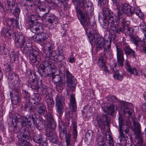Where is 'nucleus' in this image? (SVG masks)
<instances>
[{
	"label": "nucleus",
	"instance_id": "f257e3e1",
	"mask_svg": "<svg viewBox=\"0 0 146 146\" xmlns=\"http://www.w3.org/2000/svg\"><path fill=\"white\" fill-rule=\"evenodd\" d=\"M103 17L99 16V21H102L103 25L106 29L109 28V32L111 35V39L113 40L118 34L123 33L124 28L119 27V21L123 25L124 27L127 26L128 21L125 17H119L114 16L111 13L108 8H104L103 9Z\"/></svg>",
	"mask_w": 146,
	"mask_h": 146
},
{
	"label": "nucleus",
	"instance_id": "f03ea898",
	"mask_svg": "<svg viewBox=\"0 0 146 146\" xmlns=\"http://www.w3.org/2000/svg\"><path fill=\"white\" fill-rule=\"evenodd\" d=\"M76 11L78 17L80 18V23L84 27L87 34H91L94 30H96L90 28L91 23L90 18L92 16L94 8L92 3L89 1L86 0H76Z\"/></svg>",
	"mask_w": 146,
	"mask_h": 146
},
{
	"label": "nucleus",
	"instance_id": "7ed1b4c3",
	"mask_svg": "<svg viewBox=\"0 0 146 146\" xmlns=\"http://www.w3.org/2000/svg\"><path fill=\"white\" fill-rule=\"evenodd\" d=\"M43 56L45 60L40 66L38 71L42 76L45 77L50 76L55 73V66L49 60H53L55 63H58L65 58V55H57L56 51L51 52L44 50Z\"/></svg>",
	"mask_w": 146,
	"mask_h": 146
},
{
	"label": "nucleus",
	"instance_id": "20e7f679",
	"mask_svg": "<svg viewBox=\"0 0 146 146\" xmlns=\"http://www.w3.org/2000/svg\"><path fill=\"white\" fill-rule=\"evenodd\" d=\"M91 34L88 35V38L91 44H95L96 50L99 51L104 48V55L106 58H110L112 55V50L111 48V41L106 40L103 38L99 37L97 31L94 30Z\"/></svg>",
	"mask_w": 146,
	"mask_h": 146
},
{
	"label": "nucleus",
	"instance_id": "39448f33",
	"mask_svg": "<svg viewBox=\"0 0 146 146\" xmlns=\"http://www.w3.org/2000/svg\"><path fill=\"white\" fill-rule=\"evenodd\" d=\"M134 128L133 130L136 135L135 141L137 142L136 146H146L141 133L140 125L137 119L133 120Z\"/></svg>",
	"mask_w": 146,
	"mask_h": 146
},
{
	"label": "nucleus",
	"instance_id": "423d86ee",
	"mask_svg": "<svg viewBox=\"0 0 146 146\" xmlns=\"http://www.w3.org/2000/svg\"><path fill=\"white\" fill-rule=\"evenodd\" d=\"M42 20L45 19L46 21L44 25L50 29L55 27L58 23V18L54 14L50 12L45 13L42 16Z\"/></svg>",
	"mask_w": 146,
	"mask_h": 146
},
{
	"label": "nucleus",
	"instance_id": "0eeeda50",
	"mask_svg": "<svg viewBox=\"0 0 146 146\" xmlns=\"http://www.w3.org/2000/svg\"><path fill=\"white\" fill-rule=\"evenodd\" d=\"M8 78L10 80L9 85L12 89L19 92L22 85L19 82L18 75L16 73H13L9 75Z\"/></svg>",
	"mask_w": 146,
	"mask_h": 146
},
{
	"label": "nucleus",
	"instance_id": "6e6552de",
	"mask_svg": "<svg viewBox=\"0 0 146 146\" xmlns=\"http://www.w3.org/2000/svg\"><path fill=\"white\" fill-rule=\"evenodd\" d=\"M8 78L10 80L9 85L12 89L19 92L22 85L19 82L18 75L16 73H13L9 75Z\"/></svg>",
	"mask_w": 146,
	"mask_h": 146
},
{
	"label": "nucleus",
	"instance_id": "1a4fd4ad",
	"mask_svg": "<svg viewBox=\"0 0 146 146\" xmlns=\"http://www.w3.org/2000/svg\"><path fill=\"white\" fill-rule=\"evenodd\" d=\"M14 118L15 119L16 125L15 127L17 128L19 126V128L21 129L24 126L28 125L29 126H30L31 124V120L29 119L26 117H22L18 113H15L14 116Z\"/></svg>",
	"mask_w": 146,
	"mask_h": 146
},
{
	"label": "nucleus",
	"instance_id": "9d476101",
	"mask_svg": "<svg viewBox=\"0 0 146 146\" xmlns=\"http://www.w3.org/2000/svg\"><path fill=\"white\" fill-rule=\"evenodd\" d=\"M133 7L127 3H122L119 5L117 13V16L120 18L123 16L124 14L127 16H131L132 13Z\"/></svg>",
	"mask_w": 146,
	"mask_h": 146
},
{
	"label": "nucleus",
	"instance_id": "9b49d317",
	"mask_svg": "<svg viewBox=\"0 0 146 146\" xmlns=\"http://www.w3.org/2000/svg\"><path fill=\"white\" fill-rule=\"evenodd\" d=\"M41 92L44 94L45 100L48 106L50 108H52L54 106V103L51 93V89L50 88L47 89L40 88Z\"/></svg>",
	"mask_w": 146,
	"mask_h": 146
},
{
	"label": "nucleus",
	"instance_id": "f8f14e48",
	"mask_svg": "<svg viewBox=\"0 0 146 146\" xmlns=\"http://www.w3.org/2000/svg\"><path fill=\"white\" fill-rule=\"evenodd\" d=\"M18 135L19 142L17 143L18 146H31V143L27 141L30 134L27 131H26L24 133L20 134Z\"/></svg>",
	"mask_w": 146,
	"mask_h": 146
},
{
	"label": "nucleus",
	"instance_id": "ddd939ff",
	"mask_svg": "<svg viewBox=\"0 0 146 146\" xmlns=\"http://www.w3.org/2000/svg\"><path fill=\"white\" fill-rule=\"evenodd\" d=\"M55 99L57 112L59 115L61 116L62 115L64 112V99L61 92L57 94Z\"/></svg>",
	"mask_w": 146,
	"mask_h": 146
},
{
	"label": "nucleus",
	"instance_id": "4468645a",
	"mask_svg": "<svg viewBox=\"0 0 146 146\" xmlns=\"http://www.w3.org/2000/svg\"><path fill=\"white\" fill-rule=\"evenodd\" d=\"M29 80L28 81L29 83V85L31 86V88L33 89L36 90H40V88H42V90L43 88H40L38 86V82L37 80L35 79L36 74L33 71H31L30 72V74L28 77Z\"/></svg>",
	"mask_w": 146,
	"mask_h": 146
},
{
	"label": "nucleus",
	"instance_id": "2eb2a0df",
	"mask_svg": "<svg viewBox=\"0 0 146 146\" xmlns=\"http://www.w3.org/2000/svg\"><path fill=\"white\" fill-rule=\"evenodd\" d=\"M110 65V71L112 72H115L113 75V77L116 79L121 80L123 79V74L122 72L119 71V67L117 66L116 63H113Z\"/></svg>",
	"mask_w": 146,
	"mask_h": 146
},
{
	"label": "nucleus",
	"instance_id": "dca6fc26",
	"mask_svg": "<svg viewBox=\"0 0 146 146\" xmlns=\"http://www.w3.org/2000/svg\"><path fill=\"white\" fill-rule=\"evenodd\" d=\"M15 36V42L16 45L19 46L21 45H24V43H27L30 39L27 37L21 34H19L16 32L14 33Z\"/></svg>",
	"mask_w": 146,
	"mask_h": 146
},
{
	"label": "nucleus",
	"instance_id": "f3484780",
	"mask_svg": "<svg viewBox=\"0 0 146 146\" xmlns=\"http://www.w3.org/2000/svg\"><path fill=\"white\" fill-rule=\"evenodd\" d=\"M23 95L24 98L26 99V104L24 107V110L26 111L28 110L30 112L33 111L35 107L33 106L32 103L30 102L29 94L25 91H24Z\"/></svg>",
	"mask_w": 146,
	"mask_h": 146
},
{
	"label": "nucleus",
	"instance_id": "a211bd4d",
	"mask_svg": "<svg viewBox=\"0 0 146 146\" xmlns=\"http://www.w3.org/2000/svg\"><path fill=\"white\" fill-rule=\"evenodd\" d=\"M52 80L56 86V88L60 90L61 92L63 89V86L65 84V82L61 79L60 76L58 75L53 76L52 77Z\"/></svg>",
	"mask_w": 146,
	"mask_h": 146
},
{
	"label": "nucleus",
	"instance_id": "6ab92c4d",
	"mask_svg": "<svg viewBox=\"0 0 146 146\" xmlns=\"http://www.w3.org/2000/svg\"><path fill=\"white\" fill-rule=\"evenodd\" d=\"M123 106V111L125 116L129 118L132 117L133 112V105L128 102H125Z\"/></svg>",
	"mask_w": 146,
	"mask_h": 146
},
{
	"label": "nucleus",
	"instance_id": "aec40b11",
	"mask_svg": "<svg viewBox=\"0 0 146 146\" xmlns=\"http://www.w3.org/2000/svg\"><path fill=\"white\" fill-rule=\"evenodd\" d=\"M29 58L32 63L37 62H38L41 60L39 52L35 49L31 50L29 52Z\"/></svg>",
	"mask_w": 146,
	"mask_h": 146
},
{
	"label": "nucleus",
	"instance_id": "412c9836",
	"mask_svg": "<svg viewBox=\"0 0 146 146\" xmlns=\"http://www.w3.org/2000/svg\"><path fill=\"white\" fill-rule=\"evenodd\" d=\"M116 56L118 64L122 66L123 65L124 53L123 50L116 45Z\"/></svg>",
	"mask_w": 146,
	"mask_h": 146
},
{
	"label": "nucleus",
	"instance_id": "4be33fe9",
	"mask_svg": "<svg viewBox=\"0 0 146 146\" xmlns=\"http://www.w3.org/2000/svg\"><path fill=\"white\" fill-rule=\"evenodd\" d=\"M133 30V29H128L127 31V33L130 36L131 41L135 44L136 46H138L139 42H142V37L139 38L138 36H133V34L134 33Z\"/></svg>",
	"mask_w": 146,
	"mask_h": 146
},
{
	"label": "nucleus",
	"instance_id": "5701e85b",
	"mask_svg": "<svg viewBox=\"0 0 146 146\" xmlns=\"http://www.w3.org/2000/svg\"><path fill=\"white\" fill-rule=\"evenodd\" d=\"M33 23L32 26L30 28V30L33 33H43L44 29L42 25L40 23L36 22Z\"/></svg>",
	"mask_w": 146,
	"mask_h": 146
},
{
	"label": "nucleus",
	"instance_id": "b1692460",
	"mask_svg": "<svg viewBox=\"0 0 146 146\" xmlns=\"http://www.w3.org/2000/svg\"><path fill=\"white\" fill-rule=\"evenodd\" d=\"M96 121L100 128L103 129L105 127L106 121L107 123H108L110 122V119L106 115H104L102 117L98 116L97 117Z\"/></svg>",
	"mask_w": 146,
	"mask_h": 146
},
{
	"label": "nucleus",
	"instance_id": "393cba45",
	"mask_svg": "<svg viewBox=\"0 0 146 146\" xmlns=\"http://www.w3.org/2000/svg\"><path fill=\"white\" fill-rule=\"evenodd\" d=\"M46 135L48 137V139L51 142L56 143L58 142L56 134L51 129L48 128L47 129Z\"/></svg>",
	"mask_w": 146,
	"mask_h": 146
},
{
	"label": "nucleus",
	"instance_id": "a878e982",
	"mask_svg": "<svg viewBox=\"0 0 146 146\" xmlns=\"http://www.w3.org/2000/svg\"><path fill=\"white\" fill-rule=\"evenodd\" d=\"M48 36V35L45 33H37L33 35L32 38L35 42H41L46 40Z\"/></svg>",
	"mask_w": 146,
	"mask_h": 146
},
{
	"label": "nucleus",
	"instance_id": "bb28decb",
	"mask_svg": "<svg viewBox=\"0 0 146 146\" xmlns=\"http://www.w3.org/2000/svg\"><path fill=\"white\" fill-rule=\"evenodd\" d=\"M119 124V136L118 139L120 142H121V139L124 137V134L123 133L122 130V125H124V120L121 115H119L118 117Z\"/></svg>",
	"mask_w": 146,
	"mask_h": 146
},
{
	"label": "nucleus",
	"instance_id": "cd10ccee",
	"mask_svg": "<svg viewBox=\"0 0 146 146\" xmlns=\"http://www.w3.org/2000/svg\"><path fill=\"white\" fill-rule=\"evenodd\" d=\"M35 106L36 110L39 114L44 116H46L47 114L46 108L42 103L38 104Z\"/></svg>",
	"mask_w": 146,
	"mask_h": 146
},
{
	"label": "nucleus",
	"instance_id": "c85d7f7f",
	"mask_svg": "<svg viewBox=\"0 0 146 146\" xmlns=\"http://www.w3.org/2000/svg\"><path fill=\"white\" fill-rule=\"evenodd\" d=\"M34 141L36 143H39L40 146H46L47 145L46 139L42 138V136L41 135L34 136Z\"/></svg>",
	"mask_w": 146,
	"mask_h": 146
},
{
	"label": "nucleus",
	"instance_id": "c756f323",
	"mask_svg": "<svg viewBox=\"0 0 146 146\" xmlns=\"http://www.w3.org/2000/svg\"><path fill=\"white\" fill-rule=\"evenodd\" d=\"M125 64L127 70L131 74H133L135 76H138V71L135 68H131L129 62L127 60L125 61Z\"/></svg>",
	"mask_w": 146,
	"mask_h": 146
},
{
	"label": "nucleus",
	"instance_id": "7c9ffc66",
	"mask_svg": "<svg viewBox=\"0 0 146 146\" xmlns=\"http://www.w3.org/2000/svg\"><path fill=\"white\" fill-rule=\"evenodd\" d=\"M47 2H48L47 3L46 2H43L40 3V5L38 8L40 11L48 13V12L50 11V8L48 1L47 0Z\"/></svg>",
	"mask_w": 146,
	"mask_h": 146
},
{
	"label": "nucleus",
	"instance_id": "2f4dec72",
	"mask_svg": "<svg viewBox=\"0 0 146 146\" xmlns=\"http://www.w3.org/2000/svg\"><path fill=\"white\" fill-rule=\"evenodd\" d=\"M70 106L72 111H75L76 109V102L75 95L73 94H72L70 95Z\"/></svg>",
	"mask_w": 146,
	"mask_h": 146
},
{
	"label": "nucleus",
	"instance_id": "473e14b6",
	"mask_svg": "<svg viewBox=\"0 0 146 146\" xmlns=\"http://www.w3.org/2000/svg\"><path fill=\"white\" fill-rule=\"evenodd\" d=\"M30 40L27 43H24V45L20 46V47L21 48V50L23 53L24 54L27 53L29 50L30 48L31 47L32 45L31 43Z\"/></svg>",
	"mask_w": 146,
	"mask_h": 146
},
{
	"label": "nucleus",
	"instance_id": "72a5a7b5",
	"mask_svg": "<svg viewBox=\"0 0 146 146\" xmlns=\"http://www.w3.org/2000/svg\"><path fill=\"white\" fill-rule=\"evenodd\" d=\"M139 26L141 29L143 30L144 33V36L142 37V42L146 45V23L143 21L141 22Z\"/></svg>",
	"mask_w": 146,
	"mask_h": 146
},
{
	"label": "nucleus",
	"instance_id": "f704fd0d",
	"mask_svg": "<svg viewBox=\"0 0 146 146\" xmlns=\"http://www.w3.org/2000/svg\"><path fill=\"white\" fill-rule=\"evenodd\" d=\"M32 99L33 100L35 101L33 103V104L35 105V106L41 103L40 102L41 98L39 94L38 93L33 94L32 96Z\"/></svg>",
	"mask_w": 146,
	"mask_h": 146
},
{
	"label": "nucleus",
	"instance_id": "c9c22d12",
	"mask_svg": "<svg viewBox=\"0 0 146 146\" xmlns=\"http://www.w3.org/2000/svg\"><path fill=\"white\" fill-rule=\"evenodd\" d=\"M123 49L126 55L132 54L133 57H135V51L133 50L129 45H126L123 48Z\"/></svg>",
	"mask_w": 146,
	"mask_h": 146
},
{
	"label": "nucleus",
	"instance_id": "e433bc0d",
	"mask_svg": "<svg viewBox=\"0 0 146 146\" xmlns=\"http://www.w3.org/2000/svg\"><path fill=\"white\" fill-rule=\"evenodd\" d=\"M7 9L9 12H12L13 10H14L15 7V0H7Z\"/></svg>",
	"mask_w": 146,
	"mask_h": 146
},
{
	"label": "nucleus",
	"instance_id": "4c0bfd02",
	"mask_svg": "<svg viewBox=\"0 0 146 146\" xmlns=\"http://www.w3.org/2000/svg\"><path fill=\"white\" fill-rule=\"evenodd\" d=\"M76 80L67 82V89L69 91H73L76 87Z\"/></svg>",
	"mask_w": 146,
	"mask_h": 146
},
{
	"label": "nucleus",
	"instance_id": "58836bf2",
	"mask_svg": "<svg viewBox=\"0 0 146 146\" xmlns=\"http://www.w3.org/2000/svg\"><path fill=\"white\" fill-rule=\"evenodd\" d=\"M13 90V92H14L15 93L14 95V96L12 98V102L13 104L16 105L20 101V98L18 96V94L19 92H17L14 90ZM19 91H20V90H19Z\"/></svg>",
	"mask_w": 146,
	"mask_h": 146
},
{
	"label": "nucleus",
	"instance_id": "ea45409f",
	"mask_svg": "<svg viewBox=\"0 0 146 146\" xmlns=\"http://www.w3.org/2000/svg\"><path fill=\"white\" fill-rule=\"evenodd\" d=\"M11 31L7 28H4L1 31V34L5 38H7L11 35Z\"/></svg>",
	"mask_w": 146,
	"mask_h": 146
},
{
	"label": "nucleus",
	"instance_id": "a19ab883",
	"mask_svg": "<svg viewBox=\"0 0 146 146\" xmlns=\"http://www.w3.org/2000/svg\"><path fill=\"white\" fill-rule=\"evenodd\" d=\"M52 115L50 113L48 114V119L49 121V124L50 126V127L52 128H54L56 127L55 122L54 121Z\"/></svg>",
	"mask_w": 146,
	"mask_h": 146
},
{
	"label": "nucleus",
	"instance_id": "79ce46f5",
	"mask_svg": "<svg viewBox=\"0 0 146 146\" xmlns=\"http://www.w3.org/2000/svg\"><path fill=\"white\" fill-rule=\"evenodd\" d=\"M72 128L73 129V138L74 140H75L77 137V123L76 122H73L72 123Z\"/></svg>",
	"mask_w": 146,
	"mask_h": 146
},
{
	"label": "nucleus",
	"instance_id": "37998d69",
	"mask_svg": "<svg viewBox=\"0 0 146 146\" xmlns=\"http://www.w3.org/2000/svg\"><path fill=\"white\" fill-rule=\"evenodd\" d=\"M106 139L108 141V143L110 146H114V143L113 141L112 138L110 135H106Z\"/></svg>",
	"mask_w": 146,
	"mask_h": 146
},
{
	"label": "nucleus",
	"instance_id": "c03bdc74",
	"mask_svg": "<svg viewBox=\"0 0 146 146\" xmlns=\"http://www.w3.org/2000/svg\"><path fill=\"white\" fill-rule=\"evenodd\" d=\"M0 53L4 57H5L7 54L8 50L7 48H5L4 47H1L0 49Z\"/></svg>",
	"mask_w": 146,
	"mask_h": 146
},
{
	"label": "nucleus",
	"instance_id": "a18cd8bd",
	"mask_svg": "<svg viewBox=\"0 0 146 146\" xmlns=\"http://www.w3.org/2000/svg\"><path fill=\"white\" fill-rule=\"evenodd\" d=\"M98 64L100 67L103 68L105 66V62L103 57L101 56L99 58Z\"/></svg>",
	"mask_w": 146,
	"mask_h": 146
},
{
	"label": "nucleus",
	"instance_id": "49530a36",
	"mask_svg": "<svg viewBox=\"0 0 146 146\" xmlns=\"http://www.w3.org/2000/svg\"><path fill=\"white\" fill-rule=\"evenodd\" d=\"M124 125H122V130L123 131H124V132L127 134L129 132V129L128 127H129L131 126V124L130 123H126V125H124Z\"/></svg>",
	"mask_w": 146,
	"mask_h": 146
},
{
	"label": "nucleus",
	"instance_id": "de8ad7c7",
	"mask_svg": "<svg viewBox=\"0 0 146 146\" xmlns=\"http://www.w3.org/2000/svg\"><path fill=\"white\" fill-rule=\"evenodd\" d=\"M11 59L14 61L17 60L19 58V54L17 52H13L10 55Z\"/></svg>",
	"mask_w": 146,
	"mask_h": 146
},
{
	"label": "nucleus",
	"instance_id": "09e8293b",
	"mask_svg": "<svg viewBox=\"0 0 146 146\" xmlns=\"http://www.w3.org/2000/svg\"><path fill=\"white\" fill-rule=\"evenodd\" d=\"M66 78H67V82L75 80L74 78L72 76V75L68 70H66Z\"/></svg>",
	"mask_w": 146,
	"mask_h": 146
},
{
	"label": "nucleus",
	"instance_id": "8fccbe9b",
	"mask_svg": "<svg viewBox=\"0 0 146 146\" xmlns=\"http://www.w3.org/2000/svg\"><path fill=\"white\" fill-rule=\"evenodd\" d=\"M114 108L115 107L113 105H111L108 106L107 108L108 112H107L106 114H108L110 113L111 115L113 114L115 112Z\"/></svg>",
	"mask_w": 146,
	"mask_h": 146
},
{
	"label": "nucleus",
	"instance_id": "3c124183",
	"mask_svg": "<svg viewBox=\"0 0 146 146\" xmlns=\"http://www.w3.org/2000/svg\"><path fill=\"white\" fill-rule=\"evenodd\" d=\"M45 46L46 47V48L49 51V52H51V51H52L53 50V46L52 43H50L49 42H47V43L46 44ZM44 50H45L44 49H43V52ZM46 51H47V50H46ZM47 52L48 51H47Z\"/></svg>",
	"mask_w": 146,
	"mask_h": 146
},
{
	"label": "nucleus",
	"instance_id": "603ef678",
	"mask_svg": "<svg viewBox=\"0 0 146 146\" xmlns=\"http://www.w3.org/2000/svg\"><path fill=\"white\" fill-rule=\"evenodd\" d=\"M37 17L36 15H30L28 18V21L29 22L32 23V24L34 22L36 21Z\"/></svg>",
	"mask_w": 146,
	"mask_h": 146
},
{
	"label": "nucleus",
	"instance_id": "864d4df0",
	"mask_svg": "<svg viewBox=\"0 0 146 146\" xmlns=\"http://www.w3.org/2000/svg\"><path fill=\"white\" fill-rule=\"evenodd\" d=\"M93 133L91 130H89L85 134V139L87 140H91L92 138Z\"/></svg>",
	"mask_w": 146,
	"mask_h": 146
},
{
	"label": "nucleus",
	"instance_id": "5fc2aeb1",
	"mask_svg": "<svg viewBox=\"0 0 146 146\" xmlns=\"http://www.w3.org/2000/svg\"><path fill=\"white\" fill-rule=\"evenodd\" d=\"M108 101L110 102H115L117 101V98L113 96H109L108 97Z\"/></svg>",
	"mask_w": 146,
	"mask_h": 146
},
{
	"label": "nucleus",
	"instance_id": "6e6d98bb",
	"mask_svg": "<svg viewBox=\"0 0 146 146\" xmlns=\"http://www.w3.org/2000/svg\"><path fill=\"white\" fill-rule=\"evenodd\" d=\"M97 140L98 144H100L103 142H105L104 137L101 135L98 137Z\"/></svg>",
	"mask_w": 146,
	"mask_h": 146
},
{
	"label": "nucleus",
	"instance_id": "4d7b16f0",
	"mask_svg": "<svg viewBox=\"0 0 146 146\" xmlns=\"http://www.w3.org/2000/svg\"><path fill=\"white\" fill-rule=\"evenodd\" d=\"M31 119H32L33 123L35 126H36L37 129H40V128L39 127L38 124L37 123V120H38V119L36 118L35 119V118L33 117H32Z\"/></svg>",
	"mask_w": 146,
	"mask_h": 146
},
{
	"label": "nucleus",
	"instance_id": "13d9d810",
	"mask_svg": "<svg viewBox=\"0 0 146 146\" xmlns=\"http://www.w3.org/2000/svg\"><path fill=\"white\" fill-rule=\"evenodd\" d=\"M14 22H15L16 23H17V22L14 19L11 18L7 20V23L9 26H10Z\"/></svg>",
	"mask_w": 146,
	"mask_h": 146
},
{
	"label": "nucleus",
	"instance_id": "bf43d9fd",
	"mask_svg": "<svg viewBox=\"0 0 146 146\" xmlns=\"http://www.w3.org/2000/svg\"><path fill=\"white\" fill-rule=\"evenodd\" d=\"M49 5L50 6L54 7V8H58V4L56 3H53L50 0H48Z\"/></svg>",
	"mask_w": 146,
	"mask_h": 146
},
{
	"label": "nucleus",
	"instance_id": "052dcab7",
	"mask_svg": "<svg viewBox=\"0 0 146 146\" xmlns=\"http://www.w3.org/2000/svg\"><path fill=\"white\" fill-rule=\"evenodd\" d=\"M66 3V1H59V2L57 3L58 8H61L63 6L64 4V2Z\"/></svg>",
	"mask_w": 146,
	"mask_h": 146
},
{
	"label": "nucleus",
	"instance_id": "680f3d73",
	"mask_svg": "<svg viewBox=\"0 0 146 146\" xmlns=\"http://www.w3.org/2000/svg\"><path fill=\"white\" fill-rule=\"evenodd\" d=\"M71 135L70 134H67L65 137L66 142H70Z\"/></svg>",
	"mask_w": 146,
	"mask_h": 146
},
{
	"label": "nucleus",
	"instance_id": "e2e57ef3",
	"mask_svg": "<svg viewBox=\"0 0 146 146\" xmlns=\"http://www.w3.org/2000/svg\"><path fill=\"white\" fill-rule=\"evenodd\" d=\"M54 51H56V53H57L58 55H65L63 50L62 49L60 48L57 50H55Z\"/></svg>",
	"mask_w": 146,
	"mask_h": 146
},
{
	"label": "nucleus",
	"instance_id": "0e129e2a",
	"mask_svg": "<svg viewBox=\"0 0 146 146\" xmlns=\"http://www.w3.org/2000/svg\"><path fill=\"white\" fill-rule=\"evenodd\" d=\"M5 70L7 72H10L12 69L11 66L8 64L5 65Z\"/></svg>",
	"mask_w": 146,
	"mask_h": 146
},
{
	"label": "nucleus",
	"instance_id": "69168bd1",
	"mask_svg": "<svg viewBox=\"0 0 146 146\" xmlns=\"http://www.w3.org/2000/svg\"><path fill=\"white\" fill-rule=\"evenodd\" d=\"M69 62L71 63H73L75 62V58L74 56H70L68 58Z\"/></svg>",
	"mask_w": 146,
	"mask_h": 146
},
{
	"label": "nucleus",
	"instance_id": "338daca9",
	"mask_svg": "<svg viewBox=\"0 0 146 146\" xmlns=\"http://www.w3.org/2000/svg\"><path fill=\"white\" fill-rule=\"evenodd\" d=\"M20 12V9L18 8H16L15 7V8H14V10H13V12H12L13 13H15L16 14H17V15H18L19 14Z\"/></svg>",
	"mask_w": 146,
	"mask_h": 146
},
{
	"label": "nucleus",
	"instance_id": "774afa93",
	"mask_svg": "<svg viewBox=\"0 0 146 146\" xmlns=\"http://www.w3.org/2000/svg\"><path fill=\"white\" fill-rule=\"evenodd\" d=\"M136 15L140 18L143 17L144 15L143 13L141 12V10L139 11L138 12H136Z\"/></svg>",
	"mask_w": 146,
	"mask_h": 146
}]
</instances>
